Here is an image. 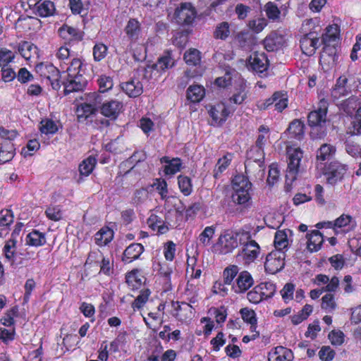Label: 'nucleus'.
Wrapping results in <instances>:
<instances>
[{"instance_id":"nucleus-50","label":"nucleus","mask_w":361,"mask_h":361,"mask_svg":"<svg viewBox=\"0 0 361 361\" xmlns=\"http://www.w3.org/2000/svg\"><path fill=\"white\" fill-rule=\"evenodd\" d=\"M355 221L353 217L350 215L342 214L334 221V227L342 228L346 226H349L350 228H353L355 226Z\"/></svg>"},{"instance_id":"nucleus-52","label":"nucleus","mask_w":361,"mask_h":361,"mask_svg":"<svg viewBox=\"0 0 361 361\" xmlns=\"http://www.w3.org/2000/svg\"><path fill=\"white\" fill-rule=\"evenodd\" d=\"M215 233V227L207 226L199 235L200 242L204 245L207 246L210 243V240L213 238Z\"/></svg>"},{"instance_id":"nucleus-11","label":"nucleus","mask_w":361,"mask_h":361,"mask_svg":"<svg viewBox=\"0 0 361 361\" xmlns=\"http://www.w3.org/2000/svg\"><path fill=\"white\" fill-rule=\"evenodd\" d=\"M37 70L40 72L42 76L46 78L49 82L54 90H58L61 87L59 78L61 77L60 71L52 64L44 65L41 63L37 66Z\"/></svg>"},{"instance_id":"nucleus-44","label":"nucleus","mask_w":361,"mask_h":361,"mask_svg":"<svg viewBox=\"0 0 361 361\" xmlns=\"http://www.w3.org/2000/svg\"><path fill=\"white\" fill-rule=\"evenodd\" d=\"M230 35V26L228 23L222 22L218 24L214 32V37L225 40Z\"/></svg>"},{"instance_id":"nucleus-16","label":"nucleus","mask_w":361,"mask_h":361,"mask_svg":"<svg viewBox=\"0 0 361 361\" xmlns=\"http://www.w3.org/2000/svg\"><path fill=\"white\" fill-rule=\"evenodd\" d=\"M247 68L253 71L262 73L267 70L268 59L264 54L253 53L247 61Z\"/></svg>"},{"instance_id":"nucleus-14","label":"nucleus","mask_w":361,"mask_h":361,"mask_svg":"<svg viewBox=\"0 0 361 361\" xmlns=\"http://www.w3.org/2000/svg\"><path fill=\"white\" fill-rule=\"evenodd\" d=\"M172 307L176 311L175 316L182 322L192 319L195 314V307L186 302H172Z\"/></svg>"},{"instance_id":"nucleus-26","label":"nucleus","mask_w":361,"mask_h":361,"mask_svg":"<svg viewBox=\"0 0 361 361\" xmlns=\"http://www.w3.org/2000/svg\"><path fill=\"white\" fill-rule=\"evenodd\" d=\"M307 249L310 252H317L323 243L324 239L322 234L318 230H314L310 233L307 234Z\"/></svg>"},{"instance_id":"nucleus-33","label":"nucleus","mask_w":361,"mask_h":361,"mask_svg":"<svg viewBox=\"0 0 361 361\" xmlns=\"http://www.w3.org/2000/svg\"><path fill=\"white\" fill-rule=\"evenodd\" d=\"M175 61L171 57L170 51H166L164 55L160 57L158 61L152 66L154 69L159 71H165L174 66Z\"/></svg>"},{"instance_id":"nucleus-25","label":"nucleus","mask_w":361,"mask_h":361,"mask_svg":"<svg viewBox=\"0 0 361 361\" xmlns=\"http://www.w3.org/2000/svg\"><path fill=\"white\" fill-rule=\"evenodd\" d=\"M16 240L11 238L7 240L3 248V254L6 259L10 262L11 266L13 267L18 264L16 259L18 255L16 252Z\"/></svg>"},{"instance_id":"nucleus-13","label":"nucleus","mask_w":361,"mask_h":361,"mask_svg":"<svg viewBox=\"0 0 361 361\" xmlns=\"http://www.w3.org/2000/svg\"><path fill=\"white\" fill-rule=\"evenodd\" d=\"M243 249L238 253V257L241 258L243 264H250L253 262L259 254L260 247L259 245L251 238L247 243L241 244Z\"/></svg>"},{"instance_id":"nucleus-29","label":"nucleus","mask_w":361,"mask_h":361,"mask_svg":"<svg viewBox=\"0 0 361 361\" xmlns=\"http://www.w3.org/2000/svg\"><path fill=\"white\" fill-rule=\"evenodd\" d=\"M345 149L346 152L354 158H361V147L350 140H346L345 142ZM355 174L357 176H361V161L359 163V169L355 171Z\"/></svg>"},{"instance_id":"nucleus-56","label":"nucleus","mask_w":361,"mask_h":361,"mask_svg":"<svg viewBox=\"0 0 361 361\" xmlns=\"http://www.w3.org/2000/svg\"><path fill=\"white\" fill-rule=\"evenodd\" d=\"M267 21L264 18H258L249 21L248 27L255 33H259L267 26Z\"/></svg>"},{"instance_id":"nucleus-60","label":"nucleus","mask_w":361,"mask_h":361,"mask_svg":"<svg viewBox=\"0 0 361 361\" xmlns=\"http://www.w3.org/2000/svg\"><path fill=\"white\" fill-rule=\"evenodd\" d=\"M153 186L155 187L156 190L159 191V195L162 200H167L170 197H167L168 189H167V183L164 179H156L155 182L153 184Z\"/></svg>"},{"instance_id":"nucleus-39","label":"nucleus","mask_w":361,"mask_h":361,"mask_svg":"<svg viewBox=\"0 0 361 361\" xmlns=\"http://www.w3.org/2000/svg\"><path fill=\"white\" fill-rule=\"evenodd\" d=\"M335 152V147L329 144H323L317 152V159L322 161L329 160Z\"/></svg>"},{"instance_id":"nucleus-46","label":"nucleus","mask_w":361,"mask_h":361,"mask_svg":"<svg viewBox=\"0 0 361 361\" xmlns=\"http://www.w3.org/2000/svg\"><path fill=\"white\" fill-rule=\"evenodd\" d=\"M274 246L276 251L281 252L283 249L287 247L288 242L287 235L283 231H278L275 233L274 237Z\"/></svg>"},{"instance_id":"nucleus-8","label":"nucleus","mask_w":361,"mask_h":361,"mask_svg":"<svg viewBox=\"0 0 361 361\" xmlns=\"http://www.w3.org/2000/svg\"><path fill=\"white\" fill-rule=\"evenodd\" d=\"M89 100L91 103H84L77 108V116L79 122H82L94 115L97 111L96 106L101 103L100 96L93 92L89 95Z\"/></svg>"},{"instance_id":"nucleus-57","label":"nucleus","mask_w":361,"mask_h":361,"mask_svg":"<svg viewBox=\"0 0 361 361\" xmlns=\"http://www.w3.org/2000/svg\"><path fill=\"white\" fill-rule=\"evenodd\" d=\"M56 124L50 119H45L41 121L40 131L44 134H54L57 132Z\"/></svg>"},{"instance_id":"nucleus-31","label":"nucleus","mask_w":361,"mask_h":361,"mask_svg":"<svg viewBox=\"0 0 361 361\" xmlns=\"http://www.w3.org/2000/svg\"><path fill=\"white\" fill-rule=\"evenodd\" d=\"M59 32L61 37L68 40L74 39L79 41L82 39V36L78 29L67 25H63L60 27Z\"/></svg>"},{"instance_id":"nucleus-40","label":"nucleus","mask_w":361,"mask_h":361,"mask_svg":"<svg viewBox=\"0 0 361 361\" xmlns=\"http://www.w3.org/2000/svg\"><path fill=\"white\" fill-rule=\"evenodd\" d=\"M183 58L188 66H195L201 61V52L197 49L191 48L184 54Z\"/></svg>"},{"instance_id":"nucleus-15","label":"nucleus","mask_w":361,"mask_h":361,"mask_svg":"<svg viewBox=\"0 0 361 361\" xmlns=\"http://www.w3.org/2000/svg\"><path fill=\"white\" fill-rule=\"evenodd\" d=\"M300 43L302 52L307 56H312L319 45V39L315 32H310L301 38Z\"/></svg>"},{"instance_id":"nucleus-63","label":"nucleus","mask_w":361,"mask_h":361,"mask_svg":"<svg viewBox=\"0 0 361 361\" xmlns=\"http://www.w3.org/2000/svg\"><path fill=\"white\" fill-rule=\"evenodd\" d=\"M47 216L52 221H59L62 218V213L59 206H50L46 211Z\"/></svg>"},{"instance_id":"nucleus-54","label":"nucleus","mask_w":361,"mask_h":361,"mask_svg":"<svg viewBox=\"0 0 361 361\" xmlns=\"http://www.w3.org/2000/svg\"><path fill=\"white\" fill-rule=\"evenodd\" d=\"M150 295L149 289H143L140 291V295L135 298L134 302L132 303V307L135 309H140L148 300V298Z\"/></svg>"},{"instance_id":"nucleus-12","label":"nucleus","mask_w":361,"mask_h":361,"mask_svg":"<svg viewBox=\"0 0 361 361\" xmlns=\"http://www.w3.org/2000/svg\"><path fill=\"white\" fill-rule=\"evenodd\" d=\"M347 171L346 166L338 161H331L326 169L327 183L335 185L342 180Z\"/></svg>"},{"instance_id":"nucleus-2","label":"nucleus","mask_w":361,"mask_h":361,"mask_svg":"<svg viewBox=\"0 0 361 361\" xmlns=\"http://www.w3.org/2000/svg\"><path fill=\"white\" fill-rule=\"evenodd\" d=\"M327 102L322 99L317 109L311 111L307 117L311 127L310 136L312 139L324 138L327 134L326 128Z\"/></svg>"},{"instance_id":"nucleus-43","label":"nucleus","mask_w":361,"mask_h":361,"mask_svg":"<svg viewBox=\"0 0 361 361\" xmlns=\"http://www.w3.org/2000/svg\"><path fill=\"white\" fill-rule=\"evenodd\" d=\"M231 159L232 155L231 154H227L218 160L214 170V176L215 178H217L219 175L227 169L231 161Z\"/></svg>"},{"instance_id":"nucleus-23","label":"nucleus","mask_w":361,"mask_h":361,"mask_svg":"<svg viewBox=\"0 0 361 361\" xmlns=\"http://www.w3.org/2000/svg\"><path fill=\"white\" fill-rule=\"evenodd\" d=\"M293 357L292 350L281 345L276 347L268 354L269 361H292Z\"/></svg>"},{"instance_id":"nucleus-1","label":"nucleus","mask_w":361,"mask_h":361,"mask_svg":"<svg viewBox=\"0 0 361 361\" xmlns=\"http://www.w3.org/2000/svg\"><path fill=\"white\" fill-rule=\"evenodd\" d=\"M251 238L250 232L244 230L224 231L219 237L216 247L220 254L226 255L233 252L239 245L244 244Z\"/></svg>"},{"instance_id":"nucleus-5","label":"nucleus","mask_w":361,"mask_h":361,"mask_svg":"<svg viewBox=\"0 0 361 361\" xmlns=\"http://www.w3.org/2000/svg\"><path fill=\"white\" fill-rule=\"evenodd\" d=\"M234 192L232 195L233 202L238 204H245L251 199L250 190L252 183L248 178L243 174L235 176L232 180Z\"/></svg>"},{"instance_id":"nucleus-47","label":"nucleus","mask_w":361,"mask_h":361,"mask_svg":"<svg viewBox=\"0 0 361 361\" xmlns=\"http://www.w3.org/2000/svg\"><path fill=\"white\" fill-rule=\"evenodd\" d=\"M209 314L213 317L218 324H221L225 322L227 312L224 306L220 307H211L208 311Z\"/></svg>"},{"instance_id":"nucleus-48","label":"nucleus","mask_w":361,"mask_h":361,"mask_svg":"<svg viewBox=\"0 0 361 361\" xmlns=\"http://www.w3.org/2000/svg\"><path fill=\"white\" fill-rule=\"evenodd\" d=\"M336 306L334 294L326 293L322 297L321 307L323 310L331 312L336 308Z\"/></svg>"},{"instance_id":"nucleus-37","label":"nucleus","mask_w":361,"mask_h":361,"mask_svg":"<svg viewBox=\"0 0 361 361\" xmlns=\"http://www.w3.org/2000/svg\"><path fill=\"white\" fill-rule=\"evenodd\" d=\"M204 95V89L200 85H191L187 90V98L192 102H199Z\"/></svg>"},{"instance_id":"nucleus-20","label":"nucleus","mask_w":361,"mask_h":361,"mask_svg":"<svg viewBox=\"0 0 361 361\" xmlns=\"http://www.w3.org/2000/svg\"><path fill=\"white\" fill-rule=\"evenodd\" d=\"M338 36L329 35L327 37L328 41L324 40V35H322V42L324 44L323 52L321 54L320 62H325L326 61L331 60L332 63L335 61L336 48L331 46V43L336 41Z\"/></svg>"},{"instance_id":"nucleus-51","label":"nucleus","mask_w":361,"mask_h":361,"mask_svg":"<svg viewBox=\"0 0 361 361\" xmlns=\"http://www.w3.org/2000/svg\"><path fill=\"white\" fill-rule=\"evenodd\" d=\"M261 290L262 288L257 285L252 290L249 291L247 294L248 300L252 303L258 304L265 299L264 297V293Z\"/></svg>"},{"instance_id":"nucleus-61","label":"nucleus","mask_w":361,"mask_h":361,"mask_svg":"<svg viewBox=\"0 0 361 361\" xmlns=\"http://www.w3.org/2000/svg\"><path fill=\"white\" fill-rule=\"evenodd\" d=\"M107 47L102 43L96 44L93 48V56L95 61L102 60L106 55Z\"/></svg>"},{"instance_id":"nucleus-18","label":"nucleus","mask_w":361,"mask_h":361,"mask_svg":"<svg viewBox=\"0 0 361 361\" xmlns=\"http://www.w3.org/2000/svg\"><path fill=\"white\" fill-rule=\"evenodd\" d=\"M284 43L283 36L276 32H271L263 40L264 47L267 51H277L283 46Z\"/></svg>"},{"instance_id":"nucleus-34","label":"nucleus","mask_w":361,"mask_h":361,"mask_svg":"<svg viewBox=\"0 0 361 361\" xmlns=\"http://www.w3.org/2000/svg\"><path fill=\"white\" fill-rule=\"evenodd\" d=\"M96 164L97 159L92 156L85 159L78 167L80 176H88L92 172Z\"/></svg>"},{"instance_id":"nucleus-17","label":"nucleus","mask_w":361,"mask_h":361,"mask_svg":"<svg viewBox=\"0 0 361 361\" xmlns=\"http://www.w3.org/2000/svg\"><path fill=\"white\" fill-rule=\"evenodd\" d=\"M123 109V103L116 100L104 102L100 107L101 114L110 120H116Z\"/></svg>"},{"instance_id":"nucleus-58","label":"nucleus","mask_w":361,"mask_h":361,"mask_svg":"<svg viewBox=\"0 0 361 361\" xmlns=\"http://www.w3.org/2000/svg\"><path fill=\"white\" fill-rule=\"evenodd\" d=\"M239 269L236 265H231L224 271V281L225 284H231L238 273Z\"/></svg>"},{"instance_id":"nucleus-36","label":"nucleus","mask_w":361,"mask_h":361,"mask_svg":"<svg viewBox=\"0 0 361 361\" xmlns=\"http://www.w3.org/2000/svg\"><path fill=\"white\" fill-rule=\"evenodd\" d=\"M288 132L291 137L300 140L304 135V124L300 121L295 119L290 123Z\"/></svg>"},{"instance_id":"nucleus-55","label":"nucleus","mask_w":361,"mask_h":361,"mask_svg":"<svg viewBox=\"0 0 361 361\" xmlns=\"http://www.w3.org/2000/svg\"><path fill=\"white\" fill-rule=\"evenodd\" d=\"M240 314L243 319L251 324V328H256L255 324H257V318L255 312L252 310L248 308H243L240 310Z\"/></svg>"},{"instance_id":"nucleus-3","label":"nucleus","mask_w":361,"mask_h":361,"mask_svg":"<svg viewBox=\"0 0 361 361\" xmlns=\"http://www.w3.org/2000/svg\"><path fill=\"white\" fill-rule=\"evenodd\" d=\"M82 63L78 59H74L67 68V78L62 82L64 86V94L67 95L73 92L82 90L87 81L80 73Z\"/></svg>"},{"instance_id":"nucleus-28","label":"nucleus","mask_w":361,"mask_h":361,"mask_svg":"<svg viewBox=\"0 0 361 361\" xmlns=\"http://www.w3.org/2000/svg\"><path fill=\"white\" fill-rule=\"evenodd\" d=\"M161 163L167 164L164 166V171L167 175H173L180 170L181 160L179 158L170 159L169 157H163L161 159Z\"/></svg>"},{"instance_id":"nucleus-45","label":"nucleus","mask_w":361,"mask_h":361,"mask_svg":"<svg viewBox=\"0 0 361 361\" xmlns=\"http://www.w3.org/2000/svg\"><path fill=\"white\" fill-rule=\"evenodd\" d=\"M178 183L181 192H183L184 195L188 196L191 194L192 185L189 177L183 175L178 176Z\"/></svg>"},{"instance_id":"nucleus-32","label":"nucleus","mask_w":361,"mask_h":361,"mask_svg":"<svg viewBox=\"0 0 361 361\" xmlns=\"http://www.w3.org/2000/svg\"><path fill=\"white\" fill-rule=\"evenodd\" d=\"M114 237V231L109 228H103L100 229L94 237L97 245L104 246L110 243Z\"/></svg>"},{"instance_id":"nucleus-19","label":"nucleus","mask_w":361,"mask_h":361,"mask_svg":"<svg viewBox=\"0 0 361 361\" xmlns=\"http://www.w3.org/2000/svg\"><path fill=\"white\" fill-rule=\"evenodd\" d=\"M121 87L130 97H137L143 92V85L137 78H132L127 82H122Z\"/></svg>"},{"instance_id":"nucleus-42","label":"nucleus","mask_w":361,"mask_h":361,"mask_svg":"<svg viewBox=\"0 0 361 361\" xmlns=\"http://www.w3.org/2000/svg\"><path fill=\"white\" fill-rule=\"evenodd\" d=\"M55 11V6L52 1H44L37 8L36 14L40 17H48L52 16Z\"/></svg>"},{"instance_id":"nucleus-53","label":"nucleus","mask_w":361,"mask_h":361,"mask_svg":"<svg viewBox=\"0 0 361 361\" xmlns=\"http://www.w3.org/2000/svg\"><path fill=\"white\" fill-rule=\"evenodd\" d=\"M264 11L269 19L272 20L279 19L281 11L274 3L271 1L267 3L264 6Z\"/></svg>"},{"instance_id":"nucleus-22","label":"nucleus","mask_w":361,"mask_h":361,"mask_svg":"<svg viewBox=\"0 0 361 361\" xmlns=\"http://www.w3.org/2000/svg\"><path fill=\"white\" fill-rule=\"evenodd\" d=\"M253 283L254 280L251 274L247 271H243L238 275L236 279V285L233 288L235 293H244L247 290Z\"/></svg>"},{"instance_id":"nucleus-21","label":"nucleus","mask_w":361,"mask_h":361,"mask_svg":"<svg viewBox=\"0 0 361 361\" xmlns=\"http://www.w3.org/2000/svg\"><path fill=\"white\" fill-rule=\"evenodd\" d=\"M144 246L140 243H132L128 246L123 252L122 261L125 263H130L137 259L144 252Z\"/></svg>"},{"instance_id":"nucleus-49","label":"nucleus","mask_w":361,"mask_h":361,"mask_svg":"<svg viewBox=\"0 0 361 361\" xmlns=\"http://www.w3.org/2000/svg\"><path fill=\"white\" fill-rule=\"evenodd\" d=\"M97 83L99 91L103 93L111 90L114 86L112 78L106 75H101L97 80Z\"/></svg>"},{"instance_id":"nucleus-24","label":"nucleus","mask_w":361,"mask_h":361,"mask_svg":"<svg viewBox=\"0 0 361 361\" xmlns=\"http://www.w3.org/2000/svg\"><path fill=\"white\" fill-rule=\"evenodd\" d=\"M230 111L224 103H219L210 109L209 114L216 123H222L230 114Z\"/></svg>"},{"instance_id":"nucleus-35","label":"nucleus","mask_w":361,"mask_h":361,"mask_svg":"<svg viewBox=\"0 0 361 361\" xmlns=\"http://www.w3.org/2000/svg\"><path fill=\"white\" fill-rule=\"evenodd\" d=\"M46 243L44 234L38 231L34 230L27 234L26 244L31 246H41Z\"/></svg>"},{"instance_id":"nucleus-4","label":"nucleus","mask_w":361,"mask_h":361,"mask_svg":"<svg viewBox=\"0 0 361 361\" xmlns=\"http://www.w3.org/2000/svg\"><path fill=\"white\" fill-rule=\"evenodd\" d=\"M267 139L264 135H259L255 145L247 152L248 160L245 162V171L247 169L257 168L259 169L258 175L262 177L264 171V147Z\"/></svg>"},{"instance_id":"nucleus-7","label":"nucleus","mask_w":361,"mask_h":361,"mask_svg":"<svg viewBox=\"0 0 361 361\" xmlns=\"http://www.w3.org/2000/svg\"><path fill=\"white\" fill-rule=\"evenodd\" d=\"M355 83V81L353 78H348L345 75L340 76L331 89V97L334 102L350 94L353 90L357 87Z\"/></svg>"},{"instance_id":"nucleus-64","label":"nucleus","mask_w":361,"mask_h":361,"mask_svg":"<svg viewBox=\"0 0 361 361\" xmlns=\"http://www.w3.org/2000/svg\"><path fill=\"white\" fill-rule=\"evenodd\" d=\"M13 221L11 210L3 209L0 212V226H8Z\"/></svg>"},{"instance_id":"nucleus-38","label":"nucleus","mask_w":361,"mask_h":361,"mask_svg":"<svg viewBox=\"0 0 361 361\" xmlns=\"http://www.w3.org/2000/svg\"><path fill=\"white\" fill-rule=\"evenodd\" d=\"M18 49L20 55L26 60L30 59L33 54H36L37 51L35 45L27 41L20 43Z\"/></svg>"},{"instance_id":"nucleus-10","label":"nucleus","mask_w":361,"mask_h":361,"mask_svg":"<svg viewBox=\"0 0 361 361\" xmlns=\"http://www.w3.org/2000/svg\"><path fill=\"white\" fill-rule=\"evenodd\" d=\"M285 254L279 251H273L267 255L264 262V269L267 273L276 274L285 266Z\"/></svg>"},{"instance_id":"nucleus-62","label":"nucleus","mask_w":361,"mask_h":361,"mask_svg":"<svg viewBox=\"0 0 361 361\" xmlns=\"http://www.w3.org/2000/svg\"><path fill=\"white\" fill-rule=\"evenodd\" d=\"M246 98L247 93L245 92V87L240 85V88L237 90V92L230 97L229 100L231 102L235 104H241Z\"/></svg>"},{"instance_id":"nucleus-30","label":"nucleus","mask_w":361,"mask_h":361,"mask_svg":"<svg viewBox=\"0 0 361 361\" xmlns=\"http://www.w3.org/2000/svg\"><path fill=\"white\" fill-rule=\"evenodd\" d=\"M124 30L131 41H136L140 34V25L139 22L134 18L130 19Z\"/></svg>"},{"instance_id":"nucleus-59","label":"nucleus","mask_w":361,"mask_h":361,"mask_svg":"<svg viewBox=\"0 0 361 361\" xmlns=\"http://www.w3.org/2000/svg\"><path fill=\"white\" fill-rule=\"evenodd\" d=\"M148 198V191L145 188H140L135 191L132 198V203L133 204H140L143 203Z\"/></svg>"},{"instance_id":"nucleus-9","label":"nucleus","mask_w":361,"mask_h":361,"mask_svg":"<svg viewBox=\"0 0 361 361\" xmlns=\"http://www.w3.org/2000/svg\"><path fill=\"white\" fill-rule=\"evenodd\" d=\"M196 17V11L191 4H181L174 13V20L176 23L180 25H191Z\"/></svg>"},{"instance_id":"nucleus-6","label":"nucleus","mask_w":361,"mask_h":361,"mask_svg":"<svg viewBox=\"0 0 361 361\" xmlns=\"http://www.w3.org/2000/svg\"><path fill=\"white\" fill-rule=\"evenodd\" d=\"M288 157V167L286 174V186L291 185L296 180L297 174L299 171V166L301 159L303 157V152L300 148L288 147L287 149Z\"/></svg>"},{"instance_id":"nucleus-41","label":"nucleus","mask_w":361,"mask_h":361,"mask_svg":"<svg viewBox=\"0 0 361 361\" xmlns=\"http://www.w3.org/2000/svg\"><path fill=\"white\" fill-rule=\"evenodd\" d=\"M347 133L351 135H361V109L356 111L355 117L348 128Z\"/></svg>"},{"instance_id":"nucleus-27","label":"nucleus","mask_w":361,"mask_h":361,"mask_svg":"<svg viewBox=\"0 0 361 361\" xmlns=\"http://www.w3.org/2000/svg\"><path fill=\"white\" fill-rule=\"evenodd\" d=\"M339 106L346 114H351L356 109L358 111L361 109V98H358L356 96H351L349 98L343 100Z\"/></svg>"}]
</instances>
